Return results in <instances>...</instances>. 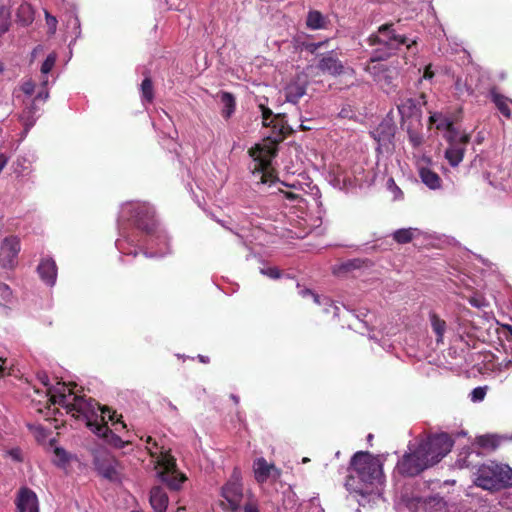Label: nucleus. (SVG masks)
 <instances>
[{
  "label": "nucleus",
  "mask_w": 512,
  "mask_h": 512,
  "mask_svg": "<svg viewBox=\"0 0 512 512\" xmlns=\"http://www.w3.org/2000/svg\"><path fill=\"white\" fill-rule=\"evenodd\" d=\"M48 395L53 404L62 406L73 417L85 420L92 432L107 418L115 426L119 424L122 428L126 427L120 420L114 422L115 413H111L109 408L101 407L91 398L74 395L65 383L58 382L55 387L48 388Z\"/></svg>",
  "instance_id": "obj_1"
},
{
  "label": "nucleus",
  "mask_w": 512,
  "mask_h": 512,
  "mask_svg": "<svg viewBox=\"0 0 512 512\" xmlns=\"http://www.w3.org/2000/svg\"><path fill=\"white\" fill-rule=\"evenodd\" d=\"M262 113V123L264 127H271L272 132L261 144L249 150V154L253 159V174H257L260 183H267V170L269 169L272 159L277 153V144L284 138L283 118L280 115H274L272 110L259 105Z\"/></svg>",
  "instance_id": "obj_2"
},
{
  "label": "nucleus",
  "mask_w": 512,
  "mask_h": 512,
  "mask_svg": "<svg viewBox=\"0 0 512 512\" xmlns=\"http://www.w3.org/2000/svg\"><path fill=\"white\" fill-rule=\"evenodd\" d=\"M349 475L345 487L350 493L365 496L371 494L381 484L382 464L368 452H356L350 462Z\"/></svg>",
  "instance_id": "obj_3"
},
{
  "label": "nucleus",
  "mask_w": 512,
  "mask_h": 512,
  "mask_svg": "<svg viewBox=\"0 0 512 512\" xmlns=\"http://www.w3.org/2000/svg\"><path fill=\"white\" fill-rule=\"evenodd\" d=\"M121 221H130L138 229L151 235V244L154 241H159L168 246L169 239L164 232H158L155 239L153 237V233L156 231V220L154 218V209L148 204L126 203L120 211L119 223Z\"/></svg>",
  "instance_id": "obj_4"
},
{
  "label": "nucleus",
  "mask_w": 512,
  "mask_h": 512,
  "mask_svg": "<svg viewBox=\"0 0 512 512\" xmlns=\"http://www.w3.org/2000/svg\"><path fill=\"white\" fill-rule=\"evenodd\" d=\"M146 443V448L150 455L155 459L156 464L162 469L158 473L161 481L166 483L171 490H179L186 478L183 474L178 472L175 459L151 436L146 438Z\"/></svg>",
  "instance_id": "obj_5"
},
{
  "label": "nucleus",
  "mask_w": 512,
  "mask_h": 512,
  "mask_svg": "<svg viewBox=\"0 0 512 512\" xmlns=\"http://www.w3.org/2000/svg\"><path fill=\"white\" fill-rule=\"evenodd\" d=\"M392 27L393 24H384L378 28L376 33L368 37L367 41L370 46H378L371 56L372 63L387 59L402 45H406L408 48L411 46L408 39L396 34Z\"/></svg>",
  "instance_id": "obj_6"
},
{
  "label": "nucleus",
  "mask_w": 512,
  "mask_h": 512,
  "mask_svg": "<svg viewBox=\"0 0 512 512\" xmlns=\"http://www.w3.org/2000/svg\"><path fill=\"white\" fill-rule=\"evenodd\" d=\"M474 483L476 486L490 491L512 487V468L494 462L484 464L479 467Z\"/></svg>",
  "instance_id": "obj_7"
},
{
  "label": "nucleus",
  "mask_w": 512,
  "mask_h": 512,
  "mask_svg": "<svg viewBox=\"0 0 512 512\" xmlns=\"http://www.w3.org/2000/svg\"><path fill=\"white\" fill-rule=\"evenodd\" d=\"M453 446V440L446 433H440L428 437L422 441L417 450L418 454L424 460H427V466L430 467L438 463L446 454H448Z\"/></svg>",
  "instance_id": "obj_8"
},
{
  "label": "nucleus",
  "mask_w": 512,
  "mask_h": 512,
  "mask_svg": "<svg viewBox=\"0 0 512 512\" xmlns=\"http://www.w3.org/2000/svg\"><path fill=\"white\" fill-rule=\"evenodd\" d=\"M221 496L225 500L223 503L225 510L230 512H241L243 508L244 491L242 484V476L239 469L235 468L229 479L221 487Z\"/></svg>",
  "instance_id": "obj_9"
},
{
  "label": "nucleus",
  "mask_w": 512,
  "mask_h": 512,
  "mask_svg": "<svg viewBox=\"0 0 512 512\" xmlns=\"http://www.w3.org/2000/svg\"><path fill=\"white\" fill-rule=\"evenodd\" d=\"M94 466L103 478L119 482L121 479L120 464L117 459L107 451H98L94 456Z\"/></svg>",
  "instance_id": "obj_10"
},
{
  "label": "nucleus",
  "mask_w": 512,
  "mask_h": 512,
  "mask_svg": "<svg viewBox=\"0 0 512 512\" xmlns=\"http://www.w3.org/2000/svg\"><path fill=\"white\" fill-rule=\"evenodd\" d=\"M428 468L427 460L418 454L416 449L413 453L405 454L397 463L396 470L402 476H416Z\"/></svg>",
  "instance_id": "obj_11"
},
{
  "label": "nucleus",
  "mask_w": 512,
  "mask_h": 512,
  "mask_svg": "<svg viewBox=\"0 0 512 512\" xmlns=\"http://www.w3.org/2000/svg\"><path fill=\"white\" fill-rule=\"evenodd\" d=\"M317 68L324 74H329L333 77L340 76L344 73V64L339 59L335 50H330L326 53L319 55Z\"/></svg>",
  "instance_id": "obj_12"
},
{
  "label": "nucleus",
  "mask_w": 512,
  "mask_h": 512,
  "mask_svg": "<svg viewBox=\"0 0 512 512\" xmlns=\"http://www.w3.org/2000/svg\"><path fill=\"white\" fill-rule=\"evenodd\" d=\"M254 476L258 483H265L269 479L276 481L281 471L274 464L268 463L263 457L257 458L253 463Z\"/></svg>",
  "instance_id": "obj_13"
},
{
  "label": "nucleus",
  "mask_w": 512,
  "mask_h": 512,
  "mask_svg": "<svg viewBox=\"0 0 512 512\" xmlns=\"http://www.w3.org/2000/svg\"><path fill=\"white\" fill-rule=\"evenodd\" d=\"M20 251V242L17 237H6L0 247V263L5 268L14 266Z\"/></svg>",
  "instance_id": "obj_14"
},
{
  "label": "nucleus",
  "mask_w": 512,
  "mask_h": 512,
  "mask_svg": "<svg viewBox=\"0 0 512 512\" xmlns=\"http://www.w3.org/2000/svg\"><path fill=\"white\" fill-rule=\"evenodd\" d=\"M307 86V77L298 75L284 89L286 101L292 104H297L306 94Z\"/></svg>",
  "instance_id": "obj_15"
},
{
  "label": "nucleus",
  "mask_w": 512,
  "mask_h": 512,
  "mask_svg": "<svg viewBox=\"0 0 512 512\" xmlns=\"http://www.w3.org/2000/svg\"><path fill=\"white\" fill-rule=\"evenodd\" d=\"M16 506L19 512H39L36 493L29 488H21L16 498Z\"/></svg>",
  "instance_id": "obj_16"
},
{
  "label": "nucleus",
  "mask_w": 512,
  "mask_h": 512,
  "mask_svg": "<svg viewBox=\"0 0 512 512\" xmlns=\"http://www.w3.org/2000/svg\"><path fill=\"white\" fill-rule=\"evenodd\" d=\"M38 274L48 286H53L57 279V266L52 258L42 259L37 267Z\"/></svg>",
  "instance_id": "obj_17"
},
{
  "label": "nucleus",
  "mask_w": 512,
  "mask_h": 512,
  "mask_svg": "<svg viewBox=\"0 0 512 512\" xmlns=\"http://www.w3.org/2000/svg\"><path fill=\"white\" fill-rule=\"evenodd\" d=\"M365 70L382 87L392 84V76L389 74L390 69L385 64L378 62L376 64L368 65Z\"/></svg>",
  "instance_id": "obj_18"
},
{
  "label": "nucleus",
  "mask_w": 512,
  "mask_h": 512,
  "mask_svg": "<svg viewBox=\"0 0 512 512\" xmlns=\"http://www.w3.org/2000/svg\"><path fill=\"white\" fill-rule=\"evenodd\" d=\"M149 501L155 512H166L169 499L162 487L156 486L151 489Z\"/></svg>",
  "instance_id": "obj_19"
},
{
  "label": "nucleus",
  "mask_w": 512,
  "mask_h": 512,
  "mask_svg": "<svg viewBox=\"0 0 512 512\" xmlns=\"http://www.w3.org/2000/svg\"><path fill=\"white\" fill-rule=\"evenodd\" d=\"M108 418L99 426L94 429V433L99 437H102L106 440V442L116 448H122L124 446V441L116 435L107 425Z\"/></svg>",
  "instance_id": "obj_20"
},
{
  "label": "nucleus",
  "mask_w": 512,
  "mask_h": 512,
  "mask_svg": "<svg viewBox=\"0 0 512 512\" xmlns=\"http://www.w3.org/2000/svg\"><path fill=\"white\" fill-rule=\"evenodd\" d=\"M467 144L449 145L445 150V158L452 167H457L463 160Z\"/></svg>",
  "instance_id": "obj_21"
},
{
  "label": "nucleus",
  "mask_w": 512,
  "mask_h": 512,
  "mask_svg": "<svg viewBox=\"0 0 512 512\" xmlns=\"http://www.w3.org/2000/svg\"><path fill=\"white\" fill-rule=\"evenodd\" d=\"M419 177L421 181L431 190L440 189L442 186V180L440 176L430 168H420Z\"/></svg>",
  "instance_id": "obj_22"
},
{
  "label": "nucleus",
  "mask_w": 512,
  "mask_h": 512,
  "mask_svg": "<svg viewBox=\"0 0 512 512\" xmlns=\"http://www.w3.org/2000/svg\"><path fill=\"white\" fill-rule=\"evenodd\" d=\"M219 100L222 105L221 115L229 119L235 112L236 101L232 93L223 91L219 94Z\"/></svg>",
  "instance_id": "obj_23"
},
{
  "label": "nucleus",
  "mask_w": 512,
  "mask_h": 512,
  "mask_svg": "<svg viewBox=\"0 0 512 512\" xmlns=\"http://www.w3.org/2000/svg\"><path fill=\"white\" fill-rule=\"evenodd\" d=\"M329 20L321 12L312 10L308 12L306 18V25L311 30L326 29Z\"/></svg>",
  "instance_id": "obj_24"
},
{
  "label": "nucleus",
  "mask_w": 512,
  "mask_h": 512,
  "mask_svg": "<svg viewBox=\"0 0 512 512\" xmlns=\"http://www.w3.org/2000/svg\"><path fill=\"white\" fill-rule=\"evenodd\" d=\"M445 139L449 143V145L453 144H468L470 141V136L466 133H461L454 126L453 123L450 125V128L445 130L444 134Z\"/></svg>",
  "instance_id": "obj_25"
},
{
  "label": "nucleus",
  "mask_w": 512,
  "mask_h": 512,
  "mask_svg": "<svg viewBox=\"0 0 512 512\" xmlns=\"http://www.w3.org/2000/svg\"><path fill=\"white\" fill-rule=\"evenodd\" d=\"M455 95L458 99H465L474 94L473 87L468 84L467 80H463L462 78H457L454 83Z\"/></svg>",
  "instance_id": "obj_26"
},
{
  "label": "nucleus",
  "mask_w": 512,
  "mask_h": 512,
  "mask_svg": "<svg viewBox=\"0 0 512 512\" xmlns=\"http://www.w3.org/2000/svg\"><path fill=\"white\" fill-rule=\"evenodd\" d=\"M430 322L433 332L436 334L437 343L442 342L446 331V322L438 317L435 313H430Z\"/></svg>",
  "instance_id": "obj_27"
},
{
  "label": "nucleus",
  "mask_w": 512,
  "mask_h": 512,
  "mask_svg": "<svg viewBox=\"0 0 512 512\" xmlns=\"http://www.w3.org/2000/svg\"><path fill=\"white\" fill-rule=\"evenodd\" d=\"M417 233L416 228H402L393 233V239L399 244H406L411 242Z\"/></svg>",
  "instance_id": "obj_28"
},
{
  "label": "nucleus",
  "mask_w": 512,
  "mask_h": 512,
  "mask_svg": "<svg viewBox=\"0 0 512 512\" xmlns=\"http://www.w3.org/2000/svg\"><path fill=\"white\" fill-rule=\"evenodd\" d=\"M57 60V55L55 53H50L41 66V74L42 80L41 84L43 87H46L48 84V73L52 70Z\"/></svg>",
  "instance_id": "obj_29"
},
{
  "label": "nucleus",
  "mask_w": 512,
  "mask_h": 512,
  "mask_svg": "<svg viewBox=\"0 0 512 512\" xmlns=\"http://www.w3.org/2000/svg\"><path fill=\"white\" fill-rule=\"evenodd\" d=\"M430 123L436 126V129L445 131L447 128H450L452 121L447 116L442 113H434L429 117Z\"/></svg>",
  "instance_id": "obj_30"
},
{
  "label": "nucleus",
  "mask_w": 512,
  "mask_h": 512,
  "mask_svg": "<svg viewBox=\"0 0 512 512\" xmlns=\"http://www.w3.org/2000/svg\"><path fill=\"white\" fill-rule=\"evenodd\" d=\"M492 101L495 103L496 107L499 109L502 115L505 117H510V109L507 104V98L504 96L492 91L491 92Z\"/></svg>",
  "instance_id": "obj_31"
},
{
  "label": "nucleus",
  "mask_w": 512,
  "mask_h": 512,
  "mask_svg": "<svg viewBox=\"0 0 512 512\" xmlns=\"http://www.w3.org/2000/svg\"><path fill=\"white\" fill-rule=\"evenodd\" d=\"M17 16L24 25L30 24L34 19V14L29 4L20 5Z\"/></svg>",
  "instance_id": "obj_32"
},
{
  "label": "nucleus",
  "mask_w": 512,
  "mask_h": 512,
  "mask_svg": "<svg viewBox=\"0 0 512 512\" xmlns=\"http://www.w3.org/2000/svg\"><path fill=\"white\" fill-rule=\"evenodd\" d=\"M415 108H416V102H415V100H413L411 98L404 99L398 105V111L402 117H410L413 114Z\"/></svg>",
  "instance_id": "obj_33"
},
{
  "label": "nucleus",
  "mask_w": 512,
  "mask_h": 512,
  "mask_svg": "<svg viewBox=\"0 0 512 512\" xmlns=\"http://www.w3.org/2000/svg\"><path fill=\"white\" fill-rule=\"evenodd\" d=\"M330 42V39H325L323 41H319V42H308V41H304L301 43V47L302 49L306 50L307 52L311 53V54H316V52L323 48V47H328V44Z\"/></svg>",
  "instance_id": "obj_34"
},
{
  "label": "nucleus",
  "mask_w": 512,
  "mask_h": 512,
  "mask_svg": "<svg viewBox=\"0 0 512 512\" xmlns=\"http://www.w3.org/2000/svg\"><path fill=\"white\" fill-rule=\"evenodd\" d=\"M121 238L117 239L115 244L117 249L126 255L133 254L134 256L137 254L136 252L126 251L125 245L126 244H133L134 240L131 239L128 235H125L124 232L121 230Z\"/></svg>",
  "instance_id": "obj_35"
},
{
  "label": "nucleus",
  "mask_w": 512,
  "mask_h": 512,
  "mask_svg": "<svg viewBox=\"0 0 512 512\" xmlns=\"http://www.w3.org/2000/svg\"><path fill=\"white\" fill-rule=\"evenodd\" d=\"M142 97L148 102L153 100V85L151 79L146 77L141 83Z\"/></svg>",
  "instance_id": "obj_36"
},
{
  "label": "nucleus",
  "mask_w": 512,
  "mask_h": 512,
  "mask_svg": "<svg viewBox=\"0 0 512 512\" xmlns=\"http://www.w3.org/2000/svg\"><path fill=\"white\" fill-rule=\"evenodd\" d=\"M407 133H408L409 142L414 148H418L423 144L424 138H423L422 133H420L412 128H408Z\"/></svg>",
  "instance_id": "obj_37"
},
{
  "label": "nucleus",
  "mask_w": 512,
  "mask_h": 512,
  "mask_svg": "<svg viewBox=\"0 0 512 512\" xmlns=\"http://www.w3.org/2000/svg\"><path fill=\"white\" fill-rule=\"evenodd\" d=\"M241 512H260L258 501L253 497V495H249L241 509Z\"/></svg>",
  "instance_id": "obj_38"
},
{
  "label": "nucleus",
  "mask_w": 512,
  "mask_h": 512,
  "mask_svg": "<svg viewBox=\"0 0 512 512\" xmlns=\"http://www.w3.org/2000/svg\"><path fill=\"white\" fill-rule=\"evenodd\" d=\"M299 294L302 296V297H307V296H312L313 297V300L315 303L317 304H328L330 302V300L328 298H321L319 295L317 294H314L310 289H307V288H303V289H300L299 290Z\"/></svg>",
  "instance_id": "obj_39"
},
{
  "label": "nucleus",
  "mask_w": 512,
  "mask_h": 512,
  "mask_svg": "<svg viewBox=\"0 0 512 512\" xmlns=\"http://www.w3.org/2000/svg\"><path fill=\"white\" fill-rule=\"evenodd\" d=\"M9 28V15L7 10L2 7L0 8V35L5 33Z\"/></svg>",
  "instance_id": "obj_40"
},
{
  "label": "nucleus",
  "mask_w": 512,
  "mask_h": 512,
  "mask_svg": "<svg viewBox=\"0 0 512 512\" xmlns=\"http://www.w3.org/2000/svg\"><path fill=\"white\" fill-rule=\"evenodd\" d=\"M486 395V388L484 387H476L472 390L470 396H471V400L473 402H479V401H482L484 399Z\"/></svg>",
  "instance_id": "obj_41"
},
{
  "label": "nucleus",
  "mask_w": 512,
  "mask_h": 512,
  "mask_svg": "<svg viewBox=\"0 0 512 512\" xmlns=\"http://www.w3.org/2000/svg\"><path fill=\"white\" fill-rule=\"evenodd\" d=\"M260 272L271 279H279L281 277V271L276 267L262 268Z\"/></svg>",
  "instance_id": "obj_42"
},
{
  "label": "nucleus",
  "mask_w": 512,
  "mask_h": 512,
  "mask_svg": "<svg viewBox=\"0 0 512 512\" xmlns=\"http://www.w3.org/2000/svg\"><path fill=\"white\" fill-rule=\"evenodd\" d=\"M45 19H46V24L48 26L49 32L51 34H54L56 32V28H57L56 17L52 16L51 14H49V12L45 11Z\"/></svg>",
  "instance_id": "obj_43"
},
{
  "label": "nucleus",
  "mask_w": 512,
  "mask_h": 512,
  "mask_svg": "<svg viewBox=\"0 0 512 512\" xmlns=\"http://www.w3.org/2000/svg\"><path fill=\"white\" fill-rule=\"evenodd\" d=\"M388 187L391 190V192L393 193L395 199H401L403 197V192L395 184V182L392 178L388 180Z\"/></svg>",
  "instance_id": "obj_44"
},
{
  "label": "nucleus",
  "mask_w": 512,
  "mask_h": 512,
  "mask_svg": "<svg viewBox=\"0 0 512 512\" xmlns=\"http://www.w3.org/2000/svg\"><path fill=\"white\" fill-rule=\"evenodd\" d=\"M20 89L27 96H31L34 92L35 84L31 80H28L21 85Z\"/></svg>",
  "instance_id": "obj_45"
},
{
  "label": "nucleus",
  "mask_w": 512,
  "mask_h": 512,
  "mask_svg": "<svg viewBox=\"0 0 512 512\" xmlns=\"http://www.w3.org/2000/svg\"><path fill=\"white\" fill-rule=\"evenodd\" d=\"M479 444L485 448H488V447L494 448L496 446L493 439H491L489 437H485V436H482L479 438Z\"/></svg>",
  "instance_id": "obj_46"
},
{
  "label": "nucleus",
  "mask_w": 512,
  "mask_h": 512,
  "mask_svg": "<svg viewBox=\"0 0 512 512\" xmlns=\"http://www.w3.org/2000/svg\"><path fill=\"white\" fill-rule=\"evenodd\" d=\"M469 303L476 308H481L486 305L484 299L481 297H471Z\"/></svg>",
  "instance_id": "obj_47"
},
{
  "label": "nucleus",
  "mask_w": 512,
  "mask_h": 512,
  "mask_svg": "<svg viewBox=\"0 0 512 512\" xmlns=\"http://www.w3.org/2000/svg\"><path fill=\"white\" fill-rule=\"evenodd\" d=\"M434 77V72L432 71V66L427 65L425 67L424 73H423V79L425 80H431Z\"/></svg>",
  "instance_id": "obj_48"
},
{
  "label": "nucleus",
  "mask_w": 512,
  "mask_h": 512,
  "mask_svg": "<svg viewBox=\"0 0 512 512\" xmlns=\"http://www.w3.org/2000/svg\"><path fill=\"white\" fill-rule=\"evenodd\" d=\"M0 291L2 292L4 298L10 296L11 294L9 286L3 283L0 284Z\"/></svg>",
  "instance_id": "obj_49"
},
{
  "label": "nucleus",
  "mask_w": 512,
  "mask_h": 512,
  "mask_svg": "<svg viewBox=\"0 0 512 512\" xmlns=\"http://www.w3.org/2000/svg\"><path fill=\"white\" fill-rule=\"evenodd\" d=\"M49 96V93L47 90H42V91H39L35 100H43L45 101Z\"/></svg>",
  "instance_id": "obj_50"
},
{
  "label": "nucleus",
  "mask_w": 512,
  "mask_h": 512,
  "mask_svg": "<svg viewBox=\"0 0 512 512\" xmlns=\"http://www.w3.org/2000/svg\"><path fill=\"white\" fill-rule=\"evenodd\" d=\"M55 453H56L57 456L60 457L61 460H63V461L67 460L65 450L60 449V448H56L55 449Z\"/></svg>",
  "instance_id": "obj_51"
},
{
  "label": "nucleus",
  "mask_w": 512,
  "mask_h": 512,
  "mask_svg": "<svg viewBox=\"0 0 512 512\" xmlns=\"http://www.w3.org/2000/svg\"><path fill=\"white\" fill-rule=\"evenodd\" d=\"M8 162V158L4 154H0V172Z\"/></svg>",
  "instance_id": "obj_52"
},
{
  "label": "nucleus",
  "mask_w": 512,
  "mask_h": 512,
  "mask_svg": "<svg viewBox=\"0 0 512 512\" xmlns=\"http://www.w3.org/2000/svg\"><path fill=\"white\" fill-rule=\"evenodd\" d=\"M166 253H167L166 251H162V250H160L159 252H155V253H148V252H145V256H146V257H154V256L162 257V256H164Z\"/></svg>",
  "instance_id": "obj_53"
},
{
  "label": "nucleus",
  "mask_w": 512,
  "mask_h": 512,
  "mask_svg": "<svg viewBox=\"0 0 512 512\" xmlns=\"http://www.w3.org/2000/svg\"><path fill=\"white\" fill-rule=\"evenodd\" d=\"M5 364H6V359H3L2 357H0V376L4 375V373H5V370H6Z\"/></svg>",
  "instance_id": "obj_54"
},
{
  "label": "nucleus",
  "mask_w": 512,
  "mask_h": 512,
  "mask_svg": "<svg viewBox=\"0 0 512 512\" xmlns=\"http://www.w3.org/2000/svg\"><path fill=\"white\" fill-rule=\"evenodd\" d=\"M360 262L361 261L359 259H354V260H352V261H350L348 263V266L352 267V268H359L360 267Z\"/></svg>",
  "instance_id": "obj_55"
},
{
  "label": "nucleus",
  "mask_w": 512,
  "mask_h": 512,
  "mask_svg": "<svg viewBox=\"0 0 512 512\" xmlns=\"http://www.w3.org/2000/svg\"><path fill=\"white\" fill-rule=\"evenodd\" d=\"M217 222H218L222 227H224L225 229H227V230H229V231H231V232H233V233H234V231H233L231 228H229V227H227V226L225 225V222H223V221H221V220H217ZM235 234H236V235H237V236L242 240V237H241L238 233H236V232H235Z\"/></svg>",
  "instance_id": "obj_56"
},
{
  "label": "nucleus",
  "mask_w": 512,
  "mask_h": 512,
  "mask_svg": "<svg viewBox=\"0 0 512 512\" xmlns=\"http://www.w3.org/2000/svg\"><path fill=\"white\" fill-rule=\"evenodd\" d=\"M500 365L502 368L508 369L510 367V365H512V361L511 360L503 361Z\"/></svg>",
  "instance_id": "obj_57"
},
{
  "label": "nucleus",
  "mask_w": 512,
  "mask_h": 512,
  "mask_svg": "<svg viewBox=\"0 0 512 512\" xmlns=\"http://www.w3.org/2000/svg\"><path fill=\"white\" fill-rule=\"evenodd\" d=\"M39 378H40L41 382H42L45 386H48V381H49V379H48V376H47V375L40 376Z\"/></svg>",
  "instance_id": "obj_58"
},
{
  "label": "nucleus",
  "mask_w": 512,
  "mask_h": 512,
  "mask_svg": "<svg viewBox=\"0 0 512 512\" xmlns=\"http://www.w3.org/2000/svg\"><path fill=\"white\" fill-rule=\"evenodd\" d=\"M286 197L290 200H295L296 198H298V196L296 194H293L291 192H287L286 193Z\"/></svg>",
  "instance_id": "obj_59"
},
{
  "label": "nucleus",
  "mask_w": 512,
  "mask_h": 512,
  "mask_svg": "<svg viewBox=\"0 0 512 512\" xmlns=\"http://www.w3.org/2000/svg\"><path fill=\"white\" fill-rule=\"evenodd\" d=\"M71 22L73 23V25L76 27V28H79L80 26V23H79V19L77 17H74Z\"/></svg>",
  "instance_id": "obj_60"
},
{
  "label": "nucleus",
  "mask_w": 512,
  "mask_h": 512,
  "mask_svg": "<svg viewBox=\"0 0 512 512\" xmlns=\"http://www.w3.org/2000/svg\"><path fill=\"white\" fill-rule=\"evenodd\" d=\"M199 359L203 363H208L209 362V358L207 356L199 355Z\"/></svg>",
  "instance_id": "obj_61"
},
{
  "label": "nucleus",
  "mask_w": 512,
  "mask_h": 512,
  "mask_svg": "<svg viewBox=\"0 0 512 512\" xmlns=\"http://www.w3.org/2000/svg\"><path fill=\"white\" fill-rule=\"evenodd\" d=\"M230 397L234 401L235 404L239 403V397L237 395L231 394Z\"/></svg>",
  "instance_id": "obj_62"
},
{
  "label": "nucleus",
  "mask_w": 512,
  "mask_h": 512,
  "mask_svg": "<svg viewBox=\"0 0 512 512\" xmlns=\"http://www.w3.org/2000/svg\"><path fill=\"white\" fill-rule=\"evenodd\" d=\"M25 126H26V131H27L31 126H33V121H29V122H28V120L25 121Z\"/></svg>",
  "instance_id": "obj_63"
},
{
  "label": "nucleus",
  "mask_w": 512,
  "mask_h": 512,
  "mask_svg": "<svg viewBox=\"0 0 512 512\" xmlns=\"http://www.w3.org/2000/svg\"><path fill=\"white\" fill-rule=\"evenodd\" d=\"M41 49V46H37L36 48H34L33 52H32V56L34 57L36 54H38V51Z\"/></svg>",
  "instance_id": "obj_64"
}]
</instances>
